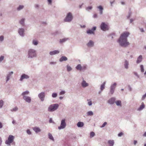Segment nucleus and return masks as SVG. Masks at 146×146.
I'll return each instance as SVG.
<instances>
[{"label":"nucleus","instance_id":"nucleus-1","mask_svg":"<svg viewBox=\"0 0 146 146\" xmlns=\"http://www.w3.org/2000/svg\"><path fill=\"white\" fill-rule=\"evenodd\" d=\"M130 35L128 32L125 31L122 33L117 42L120 46L122 47H126L130 44L127 41V38Z\"/></svg>","mask_w":146,"mask_h":146},{"label":"nucleus","instance_id":"nucleus-2","mask_svg":"<svg viewBox=\"0 0 146 146\" xmlns=\"http://www.w3.org/2000/svg\"><path fill=\"white\" fill-rule=\"evenodd\" d=\"M27 56L29 58L32 59L37 56L36 51L33 49L30 48L27 51Z\"/></svg>","mask_w":146,"mask_h":146},{"label":"nucleus","instance_id":"nucleus-3","mask_svg":"<svg viewBox=\"0 0 146 146\" xmlns=\"http://www.w3.org/2000/svg\"><path fill=\"white\" fill-rule=\"evenodd\" d=\"M59 105L57 104H52L48 108V111L49 112H52L56 110L58 108Z\"/></svg>","mask_w":146,"mask_h":146},{"label":"nucleus","instance_id":"nucleus-4","mask_svg":"<svg viewBox=\"0 0 146 146\" xmlns=\"http://www.w3.org/2000/svg\"><path fill=\"white\" fill-rule=\"evenodd\" d=\"M73 19V16L72 13L70 12L68 13L64 19L65 22H70Z\"/></svg>","mask_w":146,"mask_h":146},{"label":"nucleus","instance_id":"nucleus-5","mask_svg":"<svg viewBox=\"0 0 146 146\" xmlns=\"http://www.w3.org/2000/svg\"><path fill=\"white\" fill-rule=\"evenodd\" d=\"M15 137L12 135H9L8 138V140L5 141V143L7 145H10L11 143L13 142L14 141Z\"/></svg>","mask_w":146,"mask_h":146},{"label":"nucleus","instance_id":"nucleus-6","mask_svg":"<svg viewBox=\"0 0 146 146\" xmlns=\"http://www.w3.org/2000/svg\"><path fill=\"white\" fill-rule=\"evenodd\" d=\"M101 29L104 31L108 30L109 28L108 26L104 22H102L100 25Z\"/></svg>","mask_w":146,"mask_h":146},{"label":"nucleus","instance_id":"nucleus-7","mask_svg":"<svg viewBox=\"0 0 146 146\" xmlns=\"http://www.w3.org/2000/svg\"><path fill=\"white\" fill-rule=\"evenodd\" d=\"M66 126V123L65 122V119H63L62 120L61 122L60 125L58 126V129L59 130L64 129Z\"/></svg>","mask_w":146,"mask_h":146},{"label":"nucleus","instance_id":"nucleus-8","mask_svg":"<svg viewBox=\"0 0 146 146\" xmlns=\"http://www.w3.org/2000/svg\"><path fill=\"white\" fill-rule=\"evenodd\" d=\"M117 85V84L115 82L113 84L111 85L110 88V93L112 95L113 94Z\"/></svg>","mask_w":146,"mask_h":146},{"label":"nucleus","instance_id":"nucleus-9","mask_svg":"<svg viewBox=\"0 0 146 146\" xmlns=\"http://www.w3.org/2000/svg\"><path fill=\"white\" fill-rule=\"evenodd\" d=\"M45 96V93L44 92H42L38 95V98L42 102H43L44 100Z\"/></svg>","mask_w":146,"mask_h":146},{"label":"nucleus","instance_id":"nucleus-10","mask_svg":"<svg viewBox=\"0 0 146 146\" xmlns=\"http://www.w3.org/2000/svg\"><path fill=\"white\" fill-rule=\"evenodd\" d=\"M25 29L23 28H20L18 30V33L19 35L22 37L25 36Z\"/></svg>","mask_w":146,"mask_h":146},{"label":"nucleus","instance_id":"nucleus-11","mask_svg":"<svg viewBox=\"0 0 146 146\" xmlns=\"http://www.w3.org/2000/svg\"><path fill=\"white\" fill-rule=\"evenodd\" d=\"M29 78V76L27 75L23 74L21 76L19 79L20 81H22L24 79H28Z\"/></svg>","mask_w":146,"mask_h":146},{"label":"nucleus","instance_id":"nucleus-12","mask_svg":"<svg viewBox=\"0 0 146 146\" xmlns=\"http://www.w3.org/2000/svg\"><path fill=\"white\" fill-rule=\"evenodd\" d=\"M116 98L115 97H112L108 101V103L111 105H113L115 103Z\"/></svg>","mask_w":146,"mask_h":146},{"label":"nucleus","instance_id":"nucleus-13","mask_svg":"<svg viewBox=\"0 0 146 146\" xmlns=\"http://www.w3.org/2000/svg\"><path fill=\"white\" fill-rule=\"evenodd\" d=\"M23 98L26 102L29 103H30L31 102V98L30 97L24 96H23Z\"/></svg>","mask_w":146,"mask_h":146},{"label":"nucleus","instance_id":"nucleus-14","mask_svg":"<svg viewBox=\"0 0 146 146\" xmlns=\"http://www.w3.org/2000/svg\"><path fill=\"white\" fill-rule=\"evenodd\" d=\"M106 82H104L102 84H101L100 87V91H99V94H100L101 92L103 91L105 88V85L106 84Z\"/></svg>","mask_w":146,"mask_h":146},{"label":"nucleus","instance_id":"nucleus-15","mask_svg":"<svg viewBox=\"0 0 146 146\" xmlns=\"http://www.w3.org/2000/svg\"><path fill=\"white\" fill-rule=\"evenodd\" d=\"M60 51L58 50H55L53 51H50L49 52L50 55L52 56L58 54Z\"/></svg>","mask_w":146,"mask_h":146},{"label":"nucleus","instance_id":"nucleus-16","mask_svg":"<svg viewBox=\"0 0 146 146\" xmlns=\"http://www.w3.org/2000/svg\"><path fill=\"white\" fill-rule=\"evenodd\" d=\"M81 84L82 86L84 88H86L89 85L88 84L86 83V81L84 80H83Z\"/></svg>","mask_w":146,"mask_h":146},{"label":"nucleus","instance_id":"nucleus-17","mask_svg":"<svg viewBox=\"0 0 146 146\" xmlns=\"http://www.w3.org/2000/svg\"><path fill=\"white\" fill-rule=\"evenodd\" d=\"M129 62L128 61L125 60L124 62V66L125 68L128 69L129 68Z\"/></svg>","mask_w":146,"mask_h":146},{"label":"nucleus","instance_id":"nucleus-18","mask_svg":"<svg viewBox=\"0 0 146 146\" xmlns=\"http://www.w3.org/2000/svg\"><path fill=\"white\" fill-rule=\"evenodd\" d=\"M13 71H11L10 72H9V73L7 75L6 77V82L9 80L11 76V75L13 74Z\"/></svg>","mask_w":146,"mask_h":146},{"label":"nucleus","instance_id":"nucleus-19","mask_svg":"<svg viewBox=\"0 0 146 146\" xmlns=\"http://www.w3.org/2000/svg\"><path fill=\"white\" fill-rule=\"evenodd\" d=\"M142 56L141 55L139 56L137 58V60L136 61V63L137 64L140 63L142 61Z\"/></svg>","mask_w":146,"mask_h":146},{"label":"nucleus","instance_id":"nucleus-20","mask_svg":"<svg viewBox=\"0 0 146 146\" xmlns=\"http://www.w3.org/2000/svg\"><path fill=\"white\" fill-rule=\"evenodd\" d=\"M25 18H22L19 21V23L22 26H24L25 25Z\"/></svg>","mask_w":146,"mask_h":146},{"label":"nucleus","instance_id":"nucleus-21","mask_svg":"<svg viewBox=\"0 0 146 146\" xmlns=\"http://www.w3.org/2000/svg\"><path fill=\"white\" fill-rule=\"evenodd\" d=\"M109 146H113L114 144V142L113 140H110L108 142Z\"/></svg>","mask_w":146,"mask_h":146},{"label":"nucleus","instance_id":"nucleus-22","mask_svg":"<svg viewBox=\"0 0 146 146\" xmlns=\"http://www.w3.org/2000/svg\"><path fill=\"white\" fill-rule=\"evenodd\" d=\"M68 60V58L65 56H62L59 59V61L62 62L63 61H66Z\"/></svg>","mask_w":146,"mask_h":146},{"label":"nucleus","instance_id":"nucleus-23","mask_svg":"<svg viewBox=\"0 0 146 146\" xmlns=\"http://www.w3.org/2000/svg\"><path fill=\"white\" fill-rule=\"evenodd\" d=\"M69 40V38H64L62 39H60L59 42L60 44H62Z\"/></svg>","mask_w":146,"mask_h":146},{"label":"nucleus","instance_id":"nucleus-24","mask_svg":"<svg viewBox=\"0 0 146 146\" xmlns=\"http://www.w3.org/2000/svg\"><path fill=\"white\" fill-rule=\"evenodd\" d=\"M33 129L36 133H37L41 131L40 129L37 127H33Z\"/></svg>","mask_w":146,"mask_h":146},{"label":"nucleus","instance_id":"nucleus-25","mask_svg":"<svg viewBox=\"0 0 146 146\" xmlns=\"http://www.w3.org/2000/svg\"><path fill=\"white\" fill-rule=\"evenodd\" d=\"M115 103L117 106H119L120 107H121L122 104L121 101V100H117L115 101Z\"/></svg>","mask_w":146,"mask_h":146},{"label":"nucleus","instance_id":"nucleus-26","mask_svg":"<svg viewBox=\"0 0 146 146\" xmlns=\"http://www.w3.org/2000/svg\"><path fill=\"white\" fill-rule=\"evenodd\" d=\"M77 125L79 127H81L84 125V123L83 122L79 121L77 124Z\"/></svg>","mask_w":146,"mask_h":146},{"label":"nucleus","instance_id":"nucleus-27","mask_svg":"<svg viewBox=\"0 0 146 146\" xmlns=\"http://www.w3.org/2000/svg\"><path fill=\"white\" fill-rule=\"evenodd\" d=\"M145 107V105L142 102V103L141 105L138 108L137 110L140 111L144 109Z\"/></svg>","mask_w":146,"mask_h":146},{"label":"nucleus","instance_id":"nucleus-28","mask_svg":"<svg viewBox=\"0 0 146 146\" xmlns=\"http://www.w3.org/2000/svg\"><path fill=\"white\" fill-rule=\"evenodd\" d=\"M100 10V15H102L103 14V7L101 5H100L97 7Z\"/></svg>","mask_w":146,"mask_h":146},{"label":"nucleus","instance_id":"nucleus-29","mask_svg":"<svg viewBox=\"0 0 146 146\" xmlns=\"http://www.w3.org/2000/svg\"><path fill=\"white\" fill-rule=\"evenodd\" d=\"M76 68L78 70L82 71V66L80 64H78L76 67Z\"/></svg>","mask_w":146,"mask_h":146},{"label":"nucleus","instance_id":"nucleus-30","mask_svg":"<svg viewBox=\"0 0 146 146\" xmlns=\"http://www.w3.org/2000/svg\"><path fill=\"white\" fill-rule=\"evenodd\" d=\"M48 137L51 140H52L53 141H54V139L51 133H49L48 134Z\"/></svg>","mask_w":146,"mask_h":146},{"label":"nucleus","instance_id":"nucleus-31","mask_svg":"<svg viewBox=\"0 0 146 146\" xmlns=\"http://www.w3.org/2000/svg\"><path fill=\"white\" fill-rule=\"evenodd\" d=\"M24 6L23 5H19V7L17 8V10L18 11H20L23 9L24 8Z\"/></svg>","mask_w":146,"mask_h":146},{"label":"nucleus","instance_id":"nucleus-32","mask_svg":"<svg viewBox=\"0 0 146 146\" xmlns=\"http://www.w3.org/2000/svg\"><path fill=\"white\" fill-rule=\"evenodd\" d=\"M29 92L28 91H26L25 92H24L22 93L21 94V95L23 96H26V95H28L29 94Z\"/></svg>","mask_w":146,"mask_h":146},{"label":"nucleus","instance_id":"nucleus-33","mask_svg":"<svg viewBox=\"0 0 146 146\" xmlns=\"http://www.w3.org/2000/svg\"><path fill=\"white\" fill-rule=\"evenodd\" d=\"M67 70L68 72H69L72 70V68L68 64L66 66Z\"/></svg>","mask_w":146,"mask_h":146},{"label":"nucleus","instance_id":"nucleus-34","mask_svg":"<svg viewBox=\"0 0 146 146\" xmlns=\"http://www.w3.org/2000/svg\"><path fill=\"white\" fill-rule=\"evenodd\" d=\"M38 41L35 40H33L32 41V43L35 45H37L38 44Z\"/></svg>","mask_w":146,"mask_h":146},{"label":"nucleus","instance_id":"nucleus-35","mask_svg":"<svg viewBox=\"0 0 146 146\" xmlns=\"http://www.w3.org/2000/svg\"><path fill=\"white\" fill-rule=\"evenodd\" d=\"M18 108L17 107H15L14 108L11 110V111H16L18 110Z\"/></svg>","mask_w":146,"mask_h":146},{"label":"nucleus","instance_id":"nucleus-36","mask_svg":"<svg viewBox=\"0 0 146 146\" xmlns=\"http://www.w3.org/2000/svg\"><path fill=\"white\" fill-rule=\"evenodd\" d=\"M87 46L88 47L90 48L91 47V40H90L89 42L87 44Z\"/></svg>","mask_w":146,"mask_h":146},{"label":"nucleus","instance_id":"nucleus-37","mask_svg":"<svg viewBox=\"0 0 146 146\" xmlns=\"http://www.w3.org/2000/svg\"><path fill=\"white\" fill-rule=\"evenodd\" d=\"M3 105V101L2 100H0V108H1Z\"/></svg>","mask_w":146,"mask_h":146},{"label":"nucleus","instance_id":"nucleus-38","mask_svg":"<svg viewBox=\"0 0 146 146\" xmlns=\"http://www.w3.org/2000/svg\"><path fill=\"white\" fill-rule=\"evenodd\" d=\"M141 71V72H144L143 66L142 65H140Z\"/></svg>","mask_w":146,"mask_h":146},{"label":"nucleus","instance_id":"nucleus-39","mask_svg":"<svg viewBox=\"0 0 146 146\" xmlns=\"http://www.w3.org/2000/svg\"><path fill=\"white\" fill-rule=\"evenodd\" d=\"M57 96V94L56 93H53L52 94V98H55Z\"/></svg>","mask_w":146,"mask_h":146},{"label":"nucleus","instance_id":"nucleus-40","mask_svg":"<svg viewBox=\"0 0 146 146\" xmlns=\"http://www.w3.org/2000/svg\"><path fill=\"white\" fill-rule=\"evenodd\" d=\"M65 93V92L64 90H62L59 93V95H64Z\"/></svg>","mask_w":146,"mask_h":146},{"label":"nucleus","instance_id":"nucleus-41","mask_svg":"<svg viewBox=\"0 0 146 146\" xmlns=\"http://www.w3.org/2000/svg\"><path fill=\"white\" fill-rule=\"evenodd\" d=\"M4 56H1L0 57V63L2 61L4 60Z\"/></svg>","mask_w":146,"mask_h":146},{"label":"nucleus","instance_id":"nucleus-42","mask_svg":"<svg viewBox=\"0 0 146 146\" xmlns=\"http://www.w3.org/2000/svg\"><path fill=\"white\" fill-rule=\"evenodd\" d=\"M4 36L3 35H1L0 36V41L2 42L4 40Z\"/></svg>","mask_w":146,"mask_h":146},{"label":"nucleus","instance_id":"nucleus-43","mask_svg":"<svg viewBox=\"0 0 146 146\" xmlns=\"http://www.w3.org/2000/svg\"><path fill=\"white\" fill-rule=\"evenodd\" d=\"M34 6L36 9H39V5L38 4H35Z\"/></svg>","mask_w":146,"mask_h":146},{"label":"nucleus","instance_id":"nucleus-44","mask_svg":"<svg viewBox=\"0 0 146 146\" xmlns=\"http://www.w3.org/2000/svg\"><path fill=\"white\" fill-rule=\"evenodd\" d=\"M27 133L28 134V135H30L31 134V132L30 131L29 129H28L27 130Z\"/></svg>","mask_w":146,"mask_h":146},{"label":"nucleus","instance_id":"nucleus-45","mask_svg":"<svg viewBox=\"0 0 146 146\" xmlns=\"http://www.w3.org/2000/svg\"><path fill=\"white\" fill-rule=\"evenodd\" d=\"M131 14V12L130 11H129L128 13V15L127 16V19H129Z\"/></svg>","mask_w":146,"mask_h":146},{"label":"nucleus","instance_id":"nucleus-46","mask_svg":"<svg viewBox=\"0 0 146 146\" xmlns=\"http://www.w3.org/2000/svg\"><path fill=\"white\" fill-rule=\"evenodd\" d=\"M115 34L113 33H112V34L110 35H109V36L111 37V39H112L113 38V36H115Z\"/></svg>","mask_w":146,"mask_h":146},{"label":"nucleus","instance_id":"nucleus-47","mask_svg":"<svg viewBox=\"0 0 146 146\" xmlns=\"http://www.w3.org/2000/svg\"><path fill=\"white\" fill-rule=\"evenodd\" d=\"M87 116H91V111H90L87 112L86 113Z\"/></svg>","mask_w":146,"mask_h":146},{"label":"nucleus","instance_id":"nucleus-48","mask_svg":"<svg viewBox=\"0 0 146 146\" xmlns=\"http://www.w3.org/2000/svg\"><path fill=\"white\" fill-rule=\"evenodd\" d=\"M86 67L85 65L82 66V71H84L86 69Z\"/></svg>","mask_w":146,"mask_h":146},{"label":"nucleus","instance_id":"nucleus-49","mask_svg":"<svg viewBox=\"0 0 146 146\" xmlns=\"http://www.w3.org/2000/svg\"><path fill=\"white\" fill-rule=\"evenodd\" d=\"M107 123L106 122H104L103 124L102 125V126L101 127L102 128L104 127L107 124Z\"/></svg>","mask_w":146,"mask_h":146},{"label":"nucleus","instance_id":"nucleus-50","mask_svg":"<svg viewBox=\"0 0 146 146\" xmlns=\"http://www.w3.org/2000/svg\"><path fill=\"white\" fill-rule=\"evenodd\" d=\"M123 134V133L122 132H121L118 134V136L119 137H121Z\"/></svg>","mask_w":146,"mask_h":146},{"label":"nucleus","instance_id":"nucleus-51","mask_svg":"<svg viewBox=\"0 0 146 146\" xmlns=\"http://www.w3.org/2000/svg\"><path fill=\"white\" fill-rule=\"evenodd\" d=\"M87 33L88 34H91V30L89 29L87 31Z\"/></svg>","mask_w":146,"mask_h":146},{"label":"nucleus","instance_id":"nucleus-52","mask_svg":"<svg viewBox=\"0 0 146 146\" xmlns=\"http://www.w3.org/2000/svg\"><path fill=\"white\" fill-rule=\"evenodd\" d=\"M146 97V93L142 96V99L143 100Z\"/></svg>","mask_w":146,"mask_h":146},{"label":"nucleus","instance_id":"nucleus-53","mask_svg":"<svg viewBox=\"0 0 146 146\" xmlns=\"http://www.w3.org/2000/svg\"><path fill=\"white\" fill-rule=\"evenodd\" d=\"M49 123H54V122L52 121L51 118H50L49 120Z\"/></svg>","mask_w":146,"mask_h":146},{"label":"nucleus","instance_id":"nucleus-54","mask_svg":"<svg viewBox=\"0 0 146 146\" xmlns=\"http://www.w3.org/2000/svg\"><path fill=\"white\" fill-rule=\"evenodd\" d=\"M134 74L136 76H137L138 78H139V76L137 72H134Z\"/></svg>","mask_w":146,"mask_h":146},{"label":"nucleus","instance_id":"nucleus-55","mask_svg":"<svg viewBox=\"0 0 146 146\" xmlns=\"http://www.w3.org/2000/svg\"><path fill=\"white\" fill-rule=\"evenodd\" d=\"M93 17L94 18H98V16L96 14H94L93 16Z\"/></svg>","mask_w":146,"mask_h":146},{"label":"nucleus","instance_id":"nucleus-56","mask_svg":"<svg viewBox=\"0 0 146 146\" xmlns=\"http://www.w3.org/2000/svg\"><path fill=\"white\" fill-rule=\"evenodd\" d=\"M47 0L48 3L49 4H50V5H51L52 4V0Z\"/></svg>","mask_w":146,"mask_h":146},{"label":"nucleus","instance_id":"nucleus-57","mask_svg":"<svg viewBox=\"0 0 146 146\" xmlns=\"http://www.w3.org/2000/svg\"><path fill=\"white\" fill-rule=\"evenodd\" d=\"M56 64V62H50V64L51 65L55 64Z\"/></svg>","mask_w":146,"mask_h":146},{"label":"nucleus","instance_id":"nucleus-58","mask_svg":"<svg viewBox=\"0 0 146 146\" xmlns=\"http://www.w3.org/2000/svg\"><path fill=\"white\" fill-rule=\"evenodd\" d=\"M90 9H91V6H89L86 8V10L88 11Z\"/></svg>","mask_w":146,"mask_h":146},{"label":"nucleus","instance_id":"nucleus-59","mask_svg":"<svg viewBox=\"0 0 146 146\" xmlns=\"http://www.w3.org/2000/svg\"><path fill=\"white\" fill-rule=\"evenodd\" d=\"M2 138L1 137H0V146H1L2 144Z\"/></svg>","mask_w":146,"mask_h":146},{"label":"nucleus","instance_id":"nucleus-60","mask_svg":"<svg viewBox=\"0 0 146 146\" xmlns=\"http://www.w3.org/2000/svg\"><path fill=\"white\" fill-rule=\"evenodd\" d=\"M128 87L129 88V90L130 91H131L132 90L131 88L130 87V86L129 85L128 86Z\"/></svg>","mask_w":146,"mask_h":146},{"label":"nucleus","instance_id":"nucleus-61","mask_svg":"<svg viewBox=\"0 0 146 146\" xmlns=\"http://www.w3.org/2000/svg\"><path fill=\"white\" fill-rule=\"evenodd\" d=\"M96 27H94L92 28V29L93 31H94L96 30Z\"/></svg>","mask_w":146,"mask_h":146},{"label":"nucleus","instance_id":"nucleus-62","mask_svg":"<svg viewBox=\"0 0 146 146\" xmlns=\"http://www.w3.org/2000/svg\"><path fill=\"white\" fill-rule=\"evenodd\" d=\"M137 143V141L136 140H134L133 141V144L134 145H135Z\"/></svg>","mask_w":146,"mask_h":146},{"label":"nucleus","instance_id":"nucleus-63","mask_svg":"<svg viewBox=\"0 0 146 146\" xmlns=\"http://www.w3.org/2000/svg\"><path fill=\"white\" fill-rule=\"evenodd\" d=\"M95 135V133L94 132L92 131V137H93Z\"/></svg>","mask_w":146,"mask_h":146},{"label":"nucleus","instance_id":"nucleus-64","mask_svg":"<svg viewBox=\"0 0 146 146\" xmlns=\"http://www.w3.org/2000/svg\"><path fill=\"white\" fill-rule=\"evenodd\" d=\"M88 105L90 106H91V100H90V101H89L88 103Z\"/></svg>","mask_w":146,"mask_h":146}]
</instances>
